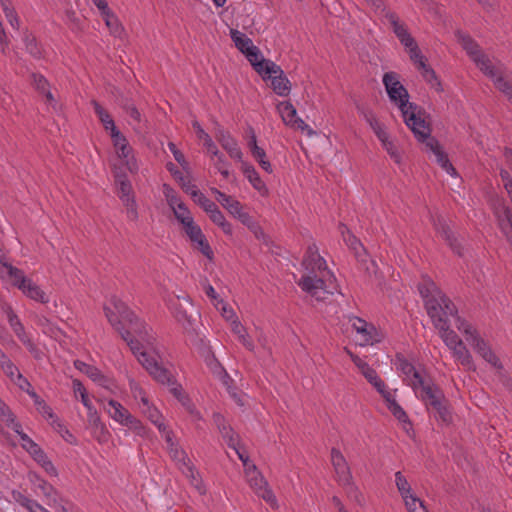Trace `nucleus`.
<instances>
[{
	"mask_svg": "<svg viewBox=\"0 0 512 512\" xmlns=\"http://www.w3.org/2000/svg\"><path fill=\"white\" fill-rule=\"evenodd\" d=\"M381 143H382L383 148L390 155L391 159H393V161L395 163H400L401 155H400L399 151L397 150L396 146L394 145V143L392 141H390L389 138H387L385 140V142H381Z\"/></svg>",
	"mask_w": 512,
	"mask_h": 512,
	"instance_id": "obj_57",
	"label": "nucleus"
},
{
	"mask_svg": "<svg viewBox=\"0 0 512 512\" xmlns=\"http://www.w3.org/2000/svg\"><path fill=\"white\" fill-rule=\"evenodd\" d=\"M277 110L286 126L296 130L307 131L308 135H312L314 133L304 120L297 116V110L291 102H280L277 105Z\"/></svg>",
	"mask_w": 512,
	"mask_h": 512,
	"instance_id": "obj_14",
	"label": "nucleus"
},
{
	"mask_svg": "<svg viewBox=\"0 0 512 512\" xmlns=\"http://www.w3.org/2000/svg\"><path fill=\"white\" fill-rule=\"evenodd\" d=\"M509 198L512 203V193L509 194ZM503 216V219L499 217V225L512 246V211L508 207H503Z\"/></svg>",
	"mask_w": 512,
	"mask_h": 512,
	"instance_id": "obj_35",
	"label": "nucleus"
},
{
	"mask_svg": "<svg viewBox=\"0 0 512 512\" xmlns=\"http://www.w3.org/2000/svg\"><path fill=\"white\" fill-rule=\"evenodd\" d=\"M457 329L465 335L466 341L486 362L494 368L501 370L503 365L500 359L492 351L488 343L480 337L477 330L464 319L457 318Z\"/></svg>",
	"mask_w": 512,
	"mask_h": 512,
	"instance_id": "obj_6",
	"label": "nucleus"
},
{
	"mask_svg": "<svg viewBox=\"0 0 512 512\" xmlns=\"http://www.w3.org/2000/svg\"><path fill=\"white\" fill-rule=\"evenodd\" d=\"M473 62L490 79H493L502 70V67L495 66L484 52L475 58Z\"/></svg>",
	"mask_w": 512,
	"mask_h": 512,
	"instance_id": "obj_31",
	"label": "nucleus"
},
{
	"mask_svg": "<svg viewBox=\"0 0 512 512\" xmlns=\"http://www.w3.org/2000/svg\"><path fill=\"white\" fill-rule=\"evenodd\" d=\"M427 411L442 424L448 425L452 422V411L449 401L446 399L445 395L443 396V399H439L435 404L433 403L430 405V408H428Z\"/></svg>",
	"mask_w": 512,
	"mask_h": 512,
	"instance_id": "obj_21",
	"label": "nucleus"
},
{
	"mask_svg": "<svg viewBox=\"0 0 512 512\" xmlns=\"http://www.w3.org/2000/svg\"><path fill=\"white\" fill-rule=\"evenodd\" d=\"M212 419L227 445L232 449H236V447L239 445V436L226 422L224 416L220 413H213Z\"/></svg>",
	"mask_w": 512,
	"mask_h": 512,
	"instance_id": "obj_20",
	"label": "nucleus"
},
{
	"mask_svg": "<svg viewBox=\"0 0 512 512\" xmlns=\"http://www.w3.org/2000/svg\"><path fill=\"white\" fill-rule=\"evenodd\" d=\"M31 77L32 85L39 93L42 94L49 89V83L42 75L33 73Z\"/></svg>",
	"mask_w": 512,
	"mask_h": 512,
	"instance_id": "obj_56",
	"label": "nucleus"
},
{
	"mask_svg": "<svg viewBox=\"0 0 512 512\" xmlns=\"http://www.w3.org/2000/svg\"><path fill=\"white\" fill-rule=\"evenodd\" d=\"M496 88L509 99H512V82L506 79L501 70L493 79Z\"/></svg>",
	"mask_w": 512,
	"mask_h": 512,
	"instance_id": "obj_40",
	"label": "nucleus"
},
{
	"mask_svg": "<svg viewBox=\"0 0 512 512\" xmlns=\"http://www.w3.org/2000/svg\"><path fill=\"white\" fill-rule=\"evenodd\" d=\"M0 417L2 421L6 423L8 427H13L14 423H18L16 421V417L11 411V409L0 399Z\"/></svg>",
	"mask_w": 512,
	"mask_h": 512,
	"instance_id": "obj_48",
	"label": "nucleus"
},
{
	"mask_svg": "<svg viewBox=\"0 0 512 512\" xmlns=\"http://www.w3.org/2000/svg\"><path fill=\"white\" fill-rule=\"evenodd\" d=\"M243 173L253 188L257 190L260 195L267 196L269 194L266 184L252 165L243 164Z\"/></svg>",
	"mask_w": 512,
	"mask_h": 512,
	"instance_id": "obj_26",
	"label": "nucleus"
},
{
	"mask_svg": "<svg viewBox=\"0 0 512 512\" xmlns=\"http://www.w3.org/2000/svg\"><path fill=\"white\" fill-rule=\"evenodd\" d=\"M115 184L119 198L122 200L127 210V217L130 220H136L138 217L137 206L132 195V185L125 174L115 175Z\"/></svg>",
	"mask_w": 512,
	"mask_h": 512,
	"instance_id": "obj_10",
	"label": "nucleus"
},
{
	"mask_svg": "<svg viewBox=\"0 0 512 512\" xmlns=\"http://www.w3.org/2000/svg\"><path fill=\"white\" fill-rule=\"evenodd\" d=\"M98 120L103 125V129L110 138L117 156L125 164L131 173L138 171V165L135 159L131 157L132 148L125 135L116 125L114 119L108 111L98 105Z\"/></svg>",
	"mask_w": 512,
	"mask_h": 512,
	"instance_id": "obj_5",
	"label": "nucleus"
},
{
	"mask_svg": "<svg viewBox=\"0 0 512 512\" xmlns=\"http://www.w3.org/2000/svg\"><path fill=\"white\" fill-rule=\"evenodd\" d=\"M346 352L362 375H364L366 371H369L372 368L366 361L361 359L358 355L352 353L350 350L346 349Z\"/></svg>",
	"mask_w": 512,
	"mask_h": 512,
	"instance_id": "obj_60",
	"label": "nucleus"
},
{
	"mask_svg": "<svg viewBox=\"0 0 512 512\" xmlns=\"http://www.w3.org/2000/svg\"><path fill=\"white\" fill-rule=\"evenodd\" d=\"M382 11L384 13L385 19L391 25L392 30L398 40L409 34L406 24L400 21L398 15L395 12L386 9L385 7H383Z\"/></svg>",
	"mask_w": 512,
	"mask_h": 512,
	"instance_id": "obj_29",
	"label": "nucleus"
},
{
	"mask_svg": "<svg viewBox=\"0 0 512 512\" xmlns=\"http://www.w3.org/2000/svg\"><path fill=\"white\" fill-rule=\"evenodd\" d=\"M140 409L153 424L159 422V420L163 418L159 410L154 407L150 401L147 406H140Z\"/></svg>",
	"mask_w": 512,
	"mask_h": 512,
	"instance_id": "obj_53",
	"label": "nucleus"
},
{
	"mask_svg": "<svg viewBox=\"0 0 512 512\" xmlns=\"http://www.w3.org/2000/svg\"><path fill=\"white\" fill-rule=\"evenodd\" d=\"M383 85L390 101L399 108L405 124L411 129L418 140L427 138L430 127L424 119L419 117L416 111L420 107L415 103L409 102V93L399 80L396 72H386L382 78Z\"/></svg>",
	"mask_w": 512,
	"mask_h": 512,
	"instance_id": "obj_4",
	"label": "nucleus"
},
{
	"mask_svg": "<svg viewBox=\"0 0 512 512\" xmlns=\"http://www.w3.org/2000/svg\"><path fill=\"white\" fill-rule=\"evenodd\" d=\"M350 322L352 328L360 335V346L373 345L381 341L382 335L372 323L357 316L351 317Z\"/></svg>",
	"mask_w": 512,
	"mask_h": 512,
	"instance_id": "obj_12",
	"label": "nucleus"
},
{
	"mask_svg": "<svg viewBox=\"0 0 512 512\" xmlns=\"http://www.w3.org/2000/svg\"><path fill=\"white\" fill-rule=\"evenodd\" d=\"M184 228V231L186 233V235L188 236V238L190 239V241L193 243L195 240H197L198 238L202 237L203 232L200 228L199 225H197L194 220L191 221V222H188V223H185V225L183 226Z\"/></svg>",
	"mask_w": 512,
	"mask_h": 512,
	"instance_id": "obj_46",
	"label": "nucleus"
},
{
	"mask_svg": "<svg viewBox=\"0 0 512 512\" xmlns=\"http://www.w3.org/2000/svg\"><path fill=\"white\" fill-rule=\"evenodd\" d=\"M451 352L457 363L464 366L467 370H476L472 355L463 342L456 346V348L451 349Z\"/></svg>",
	"mask_w": 512,
	"mask_h": 512,
	"instance_id": "obj_27",
	"label": "nucleus"
},
{
	"mask_svg": "<svg viewBox=\"0 0 512 512\" xmlns=\"http://www.w3.org/2000/svg\"><path fill=\"white\" fill-rule=\"evenodd\" d=\"M192 200L199 205L206 213L210 212L217 205L207 198L198 188H193L190 192Z\"/></svg>",
	"mask_w": 512,
	"mask_h": 512,
	"instance_id": "obj_37",
	"label": "nucleus"
},
{
	"mask_svg": "<svg viewBox=\"0 0 512 512\" xmlns=\"http://www.w3.org/2000/svg\"><path fill=\"white\" fill-rule=\"evenodd\" d=\"M132 394L135 400L139 401L140 406H147L149 399L145 394V391L137 384L131 386Z\"/></svg>",
	"mask_w": 512,
	"mask_h": 512,
	"instance_id": "obj_64",
	"label": "nucleus"
},
{
	"mask_svg": "<svg viewBox=\"0 0 512 512\" xmlns=\"http://www.w3.org/2000/svg\"><path fill=\"white\" fill-rule=\"evenodd\" d=\"M363 376L377 390V392L381 394L382 397H384L386 393L390 392L386 389L385 382L378 376L374 368H371L369 371H366V373Z\"/></svg>",
	"mask_w": 512,
	"mask_h": 512,
	"instance_id": "obj_39",
	"label": "nucleus"
},
{
	"mask_svg": "<svg viewBox=\"0 0 512 512\" xmlns=\"http://www.w3.org/2000/svg\"><path fill=\"white\" fill-rule=\"evenodd\" d=\"M434 226L437 233L447 242L453 252L462 256V247L445 221L443 219H438L434 223Z\"/></svg>",
	"mask_w": 512,
	"mask_h": 512,
	"instance_id": "obj_24",
	"label": "nucleus"
},
{
	"mask_svg": "<svg viewBox=\"0 0 512 512\" xmlns=\"http://www.w3.org/2000/svg\"><path fill=\"white\" fill-rule=\"evenodd\" d=\"M403 500L408 512H418L419 507L424 506L423 502L413 494L409 495L407 498H403Z\"/></svg>",
	"mask_w": 512,
	"mask_h": 512,
	"instance_id": "obj_61",
	"label": "nucleus"
},
{
	"mask_svg": "<svg viewBox=\"0 0 512 512\" xmlns=\"http://www.w3.org/2000/svg\"><path fill=\"white\" fill-rule=\"evenodd\" d=\"M384 400L386 402L387 408L390 410V412L393 414L395 418H397L401 422H407L408 421V415L404 411V409L397 403L394 396L391 392L386 393L384 395Z\"/></svg>",
	"mask_w": 512,
	"mask_h": 512,
	"instance_id": "obj_34",
	"label": "nucleus"
},
{
	"mask_svg": "<svg viewBox=\"0 0 512 512\" xmlns=\"http://www.w3.org/2000/svg\"><path fill=\"white\" fill-rule=\"evenodd\" d=\"M216 200L235 218L239 219L244 225H249L251 217L243 211L242 204L230 195H227L217 188L211 189Z\"/></svg>",
	"mask_w": 512,
	"mask_h": 512,
	"instance_id": "obj_15",
	"label": "nucleus"
},
{
	"mask_svg": "<svg viewBox=\"0 0 512 512\" xmlns=\"http://www.w3.org/2000/svg\"><path fill=\"white\" fill-rule=\"evenodd\" d=\"M163 193L171 209L183 203L177 195L176 191L167 184L163 185Z\"/></svg>",
	"mask_w": 512,
	"mask_h": 512,
	"instance_id": "obj_49",
	"label": "nucleus"
},
{
	"mask_svg": "<svg viewBox=\"0 0 512 512\" xmlns=\"http://www.w3.org/2000/svg\"><path fill=\"white\" fill-rule=\"evenodd\" d=\"M346 352L362 375H364L366 371H369L372 368L366 361L361 359L358 355L352 353L350 350L346 349Z\"/></svg>",
	"mask_w": 512,
	"mask_h": 512,
	"instance_id": "obj_59",
	"label": "nucleus"
},
{
	"mask_svg": "<svg viewBox=\"0 0 512 512\" xmlns=\"http://www.w3.org/2000/svg\"><path fill=\"white\" fill-rule=\"evenodd\" d=\"M416 396L424 403L426 409L435 404L439 399H443V391L430 379L424 378L418 381L416 388H412Z\"/></svg>",
	"mask_w": 512,
	"mask_h": 512,
	"instance_id": "obj_13",
	"label": "nucleus"
},
{
	"mask_svg": "<svg viewBox=\"0 0 512 512\" xmlns=\"http://www.w3.org/2000/svg\"><path fill=\"white\" fill-rule=\"evenodd\" d=\"M22 440V447L29 453L36 445L35 443L26 433H24L21 429L20 423H14L13 427H11Z\"/></svg>",
	"mask_w": 512,
	"mask_h": 512,
	"instance_id": "obj_45",
	"label": "nucleus"
},
{
	"mask_svg": "<svg viewBox=\"0 0 512 512\" xmlns=\"http://www.w3.org/2000/svg\"><path fill=\"white\" fill-rule=\"evenodd\" d=\"M216 139L221 144L222 148L227 150L233 144L236 143V140L230 135L229 132L225 130H219L216 134Z\"/></svg>",
	"mask_w": 512,
	"mask_h": 512,
	"instance_id": "obj_55",
	"label": "nucleus"
},
{
	"mask_svg": "<svg viewBox=\"0 0 512 512\" xmlns=\"http://www.w3.org/2000/svg\"><path fill=\"white\" fill-rule=\"evenodd\" d=\"M217 157V160L216 162L214 163L215 165V168L219 171V173L224 177V178H228L229 177V164L228 162L225 160V157L223 154H219Z\"/></svg>",
	"mask_w": 512,
	"mask_h": 512,
	"instance_id": "obj_62",
	"label": "nucleus"
},
{
	"mask_svg": "<svg viewBox=\"0 0 512 512\" xmlns=\"http://www.w3.org/2000/svg\"><path fill=\"white\" fill-rule=\"evenodd\" d=\"M98 12L102 20L105 22L110 34L114 37H121L124 28L116 14L108 7L106 0H98Z\"/></svg>",
	"mask_w": 512,
	"mask_h": 512,
	"instance_id": "obj_16",
	"label": "nucleus"
},
{
	"mask_svg": "<svg viewBox=\"0 0 512 512\" xmlns=\"http://www.w3.org/2000/svg\"><path fill=\"white\" fill-rule=\"evenodd\" d=\"M175 218L184 226L185 223L193 221L190 210L184 203L172 208Z\"/></svg>",
	"mask_w": 512,
	"mask_h": 512,
	"instance_id": "obj_43",
	"label": "nucleus"
},
{
	"mask_svg": "<svg viewBox=\"0 0 512 512\" xmlns=\"http://www.w3.org/2000/svg\"><path fill=\"white\" fill-rule=\"evenodd\" d=\"M181 473L188 479L190 485L198 492L199 495L206 494V486L199 471L196 469L193 463L182 467Z\"/></svg>",
	"mask_w": 512,
	"mask_h": 512,
	"instance_id": "obj_25",
	"label": "nucleus"
},
{
	"mask_svg": "<svg viewBox=\"0 0 512 512\" xmlns=\"http://www.w3.org/2000/svg\"><path fill=\"white\" fill-rule=\"evenodd\" d=\"M455 37L472 61L483 53L479 44L468 33L457 30Z\"/></svg>",
	"mask_w": 512,
	"mask_h": 512,
	"instance_id": "obj_23",
	"label": "nucleus"
},
{
	"mask_svg": "<svg viewBox=\"0 0 512 512\" xmlns=\"http://www.w3.org/2000/svg\"><path fill=\"white\" fill-rule=\"evenodd\" d=\"M12 497L17 503L25 507L27 510H32L33 508L40 509L36 501L29 499L19 491H13Z\"/></svg>",
	"mask_w": 512,
	"mask_h": 512,
	"instance_id": "obj_50",
	"label": "nucleus"
},
{
	"mask_svg": "<svg viewBox=\"0 0 512 512\" xmlns=\"http://www.w3.org/2000/svg\"><path fill=\"white\" fill-rule=\"evenodd\" d=\"M395 483L402 498H407L412 494L411 486L402 472L398 471L395 473Z\"/></svg>",
	"mask_w": 512,
	"mask_h": 512,
	"instance_id": "obj_42",
	"label": "nucleus"
},
{
	"mask_svg": "<svg viewBox=\"0 0 512 512\" xmlns=\"http://www.w3.org/2000/svg\"><path fill=\"white\" fill-rule=\"evenodd\" d=\"M103 310L108 322L120 333L142 367L155 381L167 385L170 393L184 404L188 397L181 384L163 366L154 345L155 336L152 329L116 296L104 304Z\"/></svg>",
	"mask_w": 512,
	"mask_h": 512,
	"instance_id": "obj_1",
	"label": "nucleus"
},
{
	"mask_svg": "<svg viewBox=\"0 0 512 512\" xmlns=\"http://www.w3.org/2000/svg\"><path fill=\"white\" fill-rule=\"evenodd\" d=\"M232 332L237 335L239 342L249 351H253L255 345L247 334L245 327L236 319L231 324Z\"/></svg>",
	"mask_w": 512,
	"mask_h": 512,
	"instance_id": "obj_32",
	"label": "nucleus"
},
{
	"mask_svg": "<svg viewBox=\"0 0 512 512\" xmlns=\"http://www.w3.org/2000/svg\"><path fill=\"white\" fill-rule=\"evenodd\" d=\"M230 37L235 44V47L243 54L254 46L252 40L244 33L237 29L230 30Z\"/></svg>",
	"mask_w": 512,
	"mask_h": 512,
	"instance_id": "obj_33",
	"label": "nucleus"
},
{
	"mask_svg": "<svg viewBox=\"0 0 512 512\" xmlns=\"http://www.w3.org/2000/svg\"><path fill=\"white\" fill-rule=\"evenodd\" d=\"M395 366L405 376V381L411 388H416L418 381H421L425 377L416 370L414 365L410 363L404 356L397 355L395 360Z\"/></svg>",
	"mask_w": 512,
	"mask_h": 512,
	"instance_id": "obj_19",
	"label": "nucleus"
},
{
	"mask_svg": "<svg viewBox=\"0 0 512 512\" xmlns=\"http://www.w3.org/2000/svg\"><path fill=\"white\" fill-rule=\"evenodd\" d=\"M168 451L170 457L176 463L180 471L182 470V467H185L186 465L188 466L192 463L187 453L181 447H179L178 444L169 448Z\"/></svg>",
	"mask_w": 512,
	"mask_h": 512,
	"instance_id": "obj_36",
	"label": "nucleus"
},
{
	"mask_svg": "<svg viewBox=\"0 0 512 512\" xmlns=\"http://www.w3.org/2000/svg\"><path fill=\"white\" fill-rule=\"evenodd\" d=\"M421 297L424 299L427 314L445 345L451 350L463 341L455 331L450 329V318H454L457 326L458 311L454 303L429 278L418 285Z\"/></svg>",
	"mask_w": 512,
	"mask_h": 512,
	"instance_id": "obj_2",
	"label": "nucleus"
},
{
	"mask_svg": "<svg viewBox=\"0 0 512 512\" xmlns=\"http://www.w3.org/2000/svg\"><path fill=\"white\" fill-rule=\"evenodd\" d=\"M265 82L270 81L271 88L281 97H286L291 92V82L285 75L283 69L275 62L261 77Z\"/></svg>",
	"mask_w": 512,
	"mask_h": 512,
	"instance_id": "obj_9",
	"label": "nucleus"
},
{
	"mask_svg": "<svg viewBox=\"0 0 512 512\" xmlns=\"http://www.w3.org/2000/svg\"><path fill=\"white\" fill-rule=\"evenodd\" d=\"M21 291L33 300L39 301L41 303L48 302V298L44 291H42L40 287L33 283L31 280L28 281L26 287H23Z\"/></svg>",
	"mask_w": 512,
	"mask_h": 512,
	"instance_id": "obj_38",
	"label": "nucleus"
},
{
	"mask_svg": "<svg viewBox=\"0 0 512 512\" xmlns=\"http://www.w3.org/2000/svg\"><path fill=\"white\" fill-rule=\"evenodd\" d=\"M4 272L8 275L12 284L14 286H17L20 290H22L23 287H26V284L30 280L25 277L22 270L14 267L8 263H3L1 266L0 273L3 274Z\"/></svg>",
	"mask_w": 512,
	"mask_h": 512,
	"instance_id": "obj_28",
	"label": "nucleus"
},
{
	"mask_svg": "<svg viewBox=\"0 0 512 512\" xmlns=\"http://www.w3.org/2000/svg\"><path fill=\"white\" fill-rule=\"evenodd\" d=\"M192 244L208 259L213 258L214 254H213L212 248H211L210 244L208 243L205 235H202V237L195 240Z\"/></svg>",
	"mask_w": 512,
	"mask_h": 512,
	"instance_id": "obj_47",
	"label": "nucleus"
},
{
	"mask_svg": "<svg viewBox=\"0 0 512 512\" xmlns=\"http://www.w3.org/2000/svg\"><path fill=\"white\" fill-rule=\"evenodd\" d=\"M174 177L180 183L181 188L189 195L193 188H197L195 185L191 184V181L187 176H184L183 173L177 169L175 170Z\"/></svg>",
	"mask_w": 512,
	"mask_h": 512,
	"instance_id": "obj_58",
	"label": "nucleus"
},
{
	"mask_svg": "<svg viewBox=\"0 0 512 512\" xmlns=\"http://www.w3.org/2000/svg\"><path fill=\"white\" fill-rule=\"evenodd\" d=\"M23 40H24L27 52L35 58H40L41 54H42V52H41L42 50H41V47L36 42L35 37L32 34H30L28 31H26Z\"/></svg>",
	"mask_w": 512,
	"mask_h": 512,
	"instance_id": "obj_41",
	"label": "nucleus"
},
{
	"mask_svg": "<svg viewBox=\"0 0 512 512\" xmlns=\"http://www.w3.org/2000/svg\"><path fill=\"white\" fill-rule=\"evenodd\" d=\"M3 312L7 316L8 323L20 341L28 337L23 324L9 305L3 306Z\"/></svg>",
	"mask_w": 512,
	"mask_h": 512,
	"instance_id": "obj_30",
	"label": "nucleus"
},
{
	"mask_svg": "<svg viewBox=\"0 0 512 512\" xmlns=\"http://www.w3.org/2000/svg\"><path fill=\"white\" fill-rule=\"evenodd\" d=\"M331 462L334 467L337 476V481L339 482V484H349V481L352 480V474L348 466V463L340 450L332 448Z\"/></svg>",
	"mask_w": 512,
	"mask_h": 512,
	"instance_id": "obj_18",
	"label": "nucleus"
},
{
	"mask_svg": "<svg viewBox=\"0 0 512 512\" xmlns=\"http://www.w3.org/2000/svg\"><path fill=\"white\" fill-rule=\"evenodd\" d=\"M342 486L346 489V493L349 499L353 500L359 505L364 504V497L359 488L352 482V480L349 481V484Z\"/></svg>",
	"mask_w": 512,
	"mask_h": 512,
	"instance_id": "obj_44",
	"label": "nucleus"
},
{
	"mask_svg": "<svg viewBox=\"0 0 512 512\" xmlns=\"http://www.w3.org/2000/svg\"><path fill=\"white\" fill-rule=\"evenodd\" d=\"M410 60L421 73L424 80L436 91H441V82L438 79L435 71L426 63V59L421 53L419 47H415L408 51Z\"/></svg>",
	"mask_w": 512,
	"mask_h": 512,
	"instance_id": "obj_11",
	"label": "nucleus"
},
{
	"mask_svg": "<svg viewBox=\"0 0 512 512\" xmlns=\"http://www.w3.org/2000/svg\"><path fill=\"white\" fill-rule=\"evenodd\" d=\"M102 404L109 416L116 422L129 428L141 437H146L148 435V430L142 422L134 417L121 403L115 400H110L106 404Z\"/></svg>",
	"mask_w": 512,
	"mask_h": 512,
	"instance_id": "obj_7",
	"label": "nucleus"
},
{
	"mask_svg": "<svg viewBox=\"0 0 512 512\" xmlns=\"http://www.w3.org/2000/svg\"><path fill=\"white\" fill-rule=\"evenodd\" d=\"M1 369L10 378L12 382H16L17 375L21 374L14 363L8 358L6 361H2L0 364Z\"/></svg>",
	"mask_w": 512,
	"mask_h": 512,
	"instance_id": "obj_54",
	"label": "nucleus"
},
{
	"mask_svg": "<svg viewBox=\"0 0 512 512\" xmlns=\"http://www.w3.org/2000/svg\"><path fill=\"white\" fill-rule=\"evenodd\" d=\"M245 57L253 67V69L262 77L264 73L270 68L274 62L269 59H265L257 46H253L247 51Z\"/></svg>",
	"mask_w": 512,
	"mask_h": 512,
	"instance_id": "obj_22",
	"label": "nucleus"
},
{
	"mask_svg": "<svg viewBox=\"0 0 512 512\" xmlns=\"http://www.w3.org/2000/svg\"><path fill=\"white\" fill-rule=\"evenodd\" d=\"M368 122L375 135L381 142H385V140L389 138V135L384 129L383 125L375 117L372 116L371 118H368Z\"/></svg>",
	"mask_w": 512,
	"mask_h": 512,
	"instance_id": "obj_51",
	"label": "nucleus"
},
{
	"mask_svg": "<svg viewBox=\"0 0 512 512\" xmlns=\"http://www.w3.org/2000/svg\"><path fill=\"white\" fill-rule=\"evenodd\" d=\"M419 141L425 142L426 147L433 153L436 162L445 172L451 176L456 175V170L449 161L447 154L442 150L439 142L435 138L430 137V133L427 138Z\"/></svg>",
	"mask_w": 512,
	"mask_h": 512,
	"instance_id": "obj_17",
	"label": "nucleus"
},
{
	"mask_svg": "<svg viewBox=\"0 0 512 512\" xmlns=\"http://www.w3.org/2000/svg\"><path fill=\"white\" fill-rule=\"evenodd\" d=\"M302 265L305 274L298 286L317 301H324L336 290L334 274L328 269L326 260L320 256L315 244L308 246Z\"/></svg>",
	"mask_w": 512,
	"mask_h": 512,
	"instance_id": "obj_3",
	"label": "nucleus"
},
{
	"mask_svg": "<svg viewBox=\"0 0 512 512\" xmlns=\"http://www.w3.org/2000/svg\"><path fill=\"white\" fill-rule=\"evenodd\" d=\"M15 384H17L22 390H25L29 395H31L33 398H35V402L38 404H40V402L38 401V396L37 394L34 392V391H30L29 388L31 387V384L28 382V380L23 377L22 374H18L17 375V379H16V382H14Z\"/></svg>",
	"mask_w": 512,
	"mask_h": 512,
	"instance_id": "obj_63",
	"label": "nucleus"
},
{
	"mask_svg": "<svg viewBox=\"0 0 512 512\" xmlns=\"http://www.w3.org/2000/svg\"><path fill=\"white\" fill-rule=\"evenodd\" d=\"M246 474L248 477L249 485L253 489L255 494L261 497L272 508H277V499L273 491L270 489L268 482L257 470L256 466L252 465L251 467L247 468Z\"/></svg>",
	"mask_w": 512,
	"mask_h": 512,
	"instance_id": "obj_8",
	"label": "nucleus"
},
{
	"mask_svg": "<svg viewBox=\"0 0 512 512\" xmlns=\"http://www.w3.org/2000/svg\"><path fill=\"white\" fill-rule=\"evenodd\" d=\"M253 158L259 163L260 167L267 173H272V165L266 159V152L263 148H257L256 153L252 154Z\"/></svg>",
	"mask_w": 512,
	"mask_h": 512,
	"instance_id": "obj_52",
	"label": "nucleus"
}]
</instances>
